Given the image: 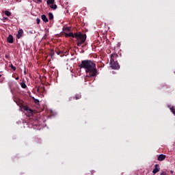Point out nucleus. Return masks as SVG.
I'll return each instance as SVG.
<instances>
[{"mask_svg":"<svg viewBox=\"0 0 175 175\" xmlns=\"http://www.w3.org/2000/svg\"><path fill=\"white\" fill-rule=\"evenodd\" d=\"M80 69H84L88 77H95L98 75L96 64L90 59L82 60L79 65Z\"/></svg>","mask_w":175,"mask_h":175,"instance_id":"1","label":"nucleus"},{"mask_svg":"<svg viewBox=\"0 0 175 175\" xmlns=\"http://www.w3.org/2000/svg\"><path fill=\"white\" fill-rule=\"evenodd\" d=\"M65 37L75 38V39H77V44L78 47H80L81 44H83L85 42V40L87 39V35L83 34L81 32L75 33H73V32H70L68 33H66Z\"/></svg>","mask_w":175,"mask_h":175,"instance_id":"2","label":"nucleus"},{"mask_svg":"<svg viewBox=\"0 0 175 175\" xmlns=\"http://www.w3.org/2000/svg\"><path fill=\"white\" fill-rule=\"evenodd\" d=\"M22 108L25 111H27V116L28 117H32V116H33V110L29 108L28 105H22Z\"/></svg>","mask_w":175,"mask_h":175,"instance_id":"3","label":"nucleus"},{"mask_svg":"<svg viewBox=\"0 0 175 175\" xmlns=\"http://www.w3.org/2000/svg\"><path fill=\"white\" fill-rule=\"evenodd\" d=\"M109 64L112 69H114L115 70H118V69H120V64L118 61L110 62Z\"/></svg>","mask_w":175,"mask_h":175,"instance_id":"4","label":"nucleus"},{"mask_svg":"<svg viewBox=\"0 0 175 175\" xmlns=\"http://www.w3.org/2000/svg\"><path fill=\"white\" fill-rule=\"evenodd\" d=\"M73 99H75L76 100L81 99V93H77L73 97L69 98V100H73Z\"/></svg>","mask_w":175,"mask_h":175,"instance_id":"5","label":"nucleus"},{"mask_svg":"<svg viewBox=\"0 0 175 175\" xmlns=\"http://www.w3.org/2000/svg\"><path fill=\"white\" fill-rule=\"evenodd\" d=\"M23 33H24V31H23V29H19L18 31V33L16 34V38L18 39H21V38H23Z\"/></svg>","mask_w":175,"mask_h":175,"instance_id":"6","label":"nucleus"},{"mask_svg":"<svg viewBox=\"0 0 175 175\" xmlns=\"http://www.w3.org/2000/svg\"><path fill=\"white\" fill-rule=\"evenodd\" d=\"M116 58H118V55L117 53H112V54H111L110 62H113V61H116Z\"/></svg>","mask_w":175,"mask_h":175,"instance_id":"7","label":"nucleus"},{"mask_svg":"<svg viewBox=\"0 0 175 175\" xmlns=\"http://www.w3.org/2000/svg\"><path fill=\"white\" fill-rule=\"evenodd\" d=\"M159 170H161V167L159 166V164H156L154 165V174H157V173H158V172H159Z\"/></svg>","mask_w":175,"mask_h":175,"instance_id":"8","label":"nucleus"},{"mask_svg":"<svg viewBox=\"0 0 175 175\" xmlns=\"http://www.w3.org/2000/svg\"><path fill=\"white\" fill-rule=\"evenodd\" d=\"M166 159V155L165 154H160L158 156V161H165V159Z\"/></svg>","mask_w":175,"mask_h":175,"instance_id":"9","label":"nucleus"},{"mask_svg":"<svg viewBox=\"0 0 175 175\" xmlns=\"http://www.w3.org/2000/svg\"><path fill=\"white\" fill-rule=\"evenodd\" d=\"M7 41L8 43H13V36L12 34H10L7 38Z\"/></svg>","mask_w":175,"mask_h":175,"instance_id":"10","label":"nucleus"},{"mask_svg":"<svg viewBox=\"0 0 175 175\" xmlns=\"http://www.w3.org/2000/svg\"><path fill=\"white\" fill-rule=\"evenodd\" d=\"M41 18L44 23H49V18H47V16L46 15L43 14L41 16Z\"/></svg>","mask_w":175,"mask_h":175,"instance_id":"11","label":"nucleus"},{"mask_svg":"<svg viewBox=\"0 0 175 175\" xmlns=\"http://www.w3.org/2000/svg\"><path fill=\"white\" fill-rule=\"evenodd\" d=\"M167 107H169L170 110H171L172 113L175 115V107H171L170 105H168Z\"/></svg>","mask_w":175,"mask_h":175,"instance_id":"12","label":"nucleus"},{"mask_svg":"<svg viewBox=\"0 0 175 175\" xmlns=\"http://www.w3.org/2000/svg\"><path fill=\"white\" fill-rule=\"evenodd\" d=\"M21 87L24 89L27 88V85L24 81L21 83Z\"/></svg>","mask_w":175,"mask_h":175,"instance_id":"13","label":"nucleus"},{"mask_svg":"<svg viewBox=\"0 0 175 175\" xmlns=\"http://www.w3.org/2000/svg\"><path fill=\"white\" fill-rule=\"evenodd\" d=\"M54 1L55 0H47L46 3L47 5H54Z\"/></svg>","mask_w":175,"mask_h":175,"instance_id":"14","label":"nucleus"},{"mask_svg":"<svg viewBox=\"0 0 175 175\" xmlns=\"http://www.w3.org/2000/svg\"><path fill=\"white\" fill-rule=\"evenodd\" d=\"M4 13H5V16H8V17H10V16H12V12H10L8 10L5 11Z\"/></svg>","mask_w":175,"mask_h":175,"instance_id":"15","label":"nucleus"},{"mask_svg":"<svg viewBox=\"0 0 175 175\" xmlns=\"http://www.w3.org/2000/svg\"><path fill=\"white\" fill-rule=\"evenodd\" d=\"M49 20H53L54 18V16L53 15V13L51 12L49 13Z\"/></svg>","mask_w":175,"mask_h":175,"instance_id":"16","label":"nucleus"},{"mask_svg":"<svg viewBox=\"0 0 175 175\" xmlns=\"http://www.w3.org/2000/svg\"><path fill=\"white\" fill-rule=\"evenodd\" d=\"M51 9H53V10H55V9H57V5H55V4H51Z\"/></svg>","mask_w":175,"mask_h":175,"instance_id":"17","label":"nucleus"},{"mask_svg":"<svg viewBox=\"0 0 175 175\" xmlns=\"http://www.w3.org/2000/svg\"><path fill=\"white\" fill-rule=\"evenodd\" d=\"M10 68H11V69H12V70L16 71V67H14V66H13V64H11L10 66Z\"/></svg>","mask_w":175,"mask_h":175,"instance_id":"18","label":"nucleus"},{"mask_svg":"<svg viewBox=\"0 0 175 175\" xmlns=\"http://www.w3.org/2000/svg\"><path fill=\"white\" fill-rule=\"evenodd\" d=\"M36 21H37V24H40V18H37Z\"/></svg>","mask_w":175,"mask_h":175,"instance_id":"19","label":"nucleus"},{"mask_svg":"<svg viewBox=\"0 0 175 175\" xmlns=\"http://www.w3.org/2000/svg\"><path fill=\"white\" fill-rule=\"evenodd\" d=\"M55 53H56V54H57V55H59V54H61V51H55Z\"/></svg>","mask_w":175,"mask_h":175,"instance_id":"20","label":"nucleus"},{"mask_svg":"<svg viewBox=\"0 0 175 175\" xmlns=\"http://www.w3.org/2000/svg\"><path fill=\"white\" fill-rule=\"evenodd\" d=\"M34 103L36 104L39 103V100L34 98Z\"/></svg>","mask_w":175,"mask_h":175,"instance_id":"21","label":"nucleus"},{"mask_svg":"<svg viewBox=\"0 0 175 175\" xmlns=\"http://www.w3.org/2000/svg\"><path fill=\"white\" fill-rule=\"evenodd\" d=\"M160 175H166V172H161V173L160 174Z\"/></svg>","mask_w":175,"mask_h":175,"instance_id":"22","label":"nucleus"},{"mask_svg":"<svg viewBox=\"0 0 175 175\" xmlns=\"http://www.w3.org/2000/svg\"><path fill=\"white\" fill-rule=\"evenodd\" d=\"M38 2H39L40 3H42V0H37Z\"/></svg>","mask_w":175,"mask_h":175,"instance_id":"23","label":"nucleus"},{"mask_svg":"<svg viewBox=\"0 0 175 175\" xmlns=\"http://www.w3.org/2000/svg\"><path fill=\"white\" fill-rule=\"evenodd\" d=\"M15 79L16 80H18V77H16Z\"/></svg>","mask_w":175,"mask_h":175,"instance_id":"24","label":"nucleus"},{"mask_svg":"<svg viewBox=\"0 0 175 175\" xmlns=\"http://www.w3.org/2000/svg\"><path fill=\"white\" fill-rule=\"evenodd\" d=\"M40 90V88L38 89V92H39Z\"/></svg>","mask_w":175,"mask_h":175,"instance_id":"25","label":"nucleus"},{"mask_svg":"<svg viewBox=\"0 0 175 175\" xmlns=\"http://www.w3.org/2000/svg\"><path fill=\"white\" fill-rule=\"evenodd\" d=\"M24 73H25V75H26V74H27V72H25V70L24 71Z\"/></svg>","mask_w":175,"mask_h":175,"instance_id":"26","label":"nucleus"},{"mask_svg":"<svg viewBox=\"0 0 175 175\" xmlns=\"http://www.w3.org/2000/svg\"><path fill=\"white\" fill-rule=\"evenodd\" d=\"M0 77H2V75H0Z\"/></svg>","mask_w":175,"mask_h":175,"instance_id":"27","label":"nucleus"},{"mask_svg":"<svg viewBox=\"0 0 175 175\" xmlns=\"http://www.w3.org/2000/svg\"><path fill=\"white\" fill-rule=\"evenodd\" d=\"M152 173H154V170L152 171Z\"/></svg>","mask_w":175,"mask_h":175,"instance_id":"28","label":"nucleus"},{"mask_svg":"<svg viewBox=\"0 0 175 175\" xmlns=\"http://www.w3.org/2000/svg\"><path fill=\"white\" fill-rule=\"evenodd\" d=\"M171 173H173V171H171Z\"/></svg>","mask_w":175,"mask_h":175,"instance_id":"29","label":"nucleus"}]
</instances>
